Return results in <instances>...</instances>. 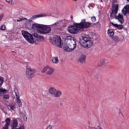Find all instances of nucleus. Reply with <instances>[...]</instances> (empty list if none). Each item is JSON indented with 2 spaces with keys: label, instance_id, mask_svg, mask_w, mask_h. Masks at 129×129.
I'll return each mask as SVG.
<instances>
[{
  "label": "nucleus",
  "instance_id": "12",
  "mask_svg": "<svg viewBox=\"0 0 129 129\" xmlns=\"http://www.w3.org/2000/svg\"><path fill=\"white\" fill-rule=\"evenodd\" d=\"M28 26L31 28L33 30H38V29H41L42 26H43L42 24H39L37 23H34L32 25L31 23H29Z\"/></svg>",
  "mask_w": 129,
  "mask_h": 129
},
{
  "label": "nucleus",
  "instance_id": "5",
  "mask_svg": "<svg viewBox=\"0 0 129 129\" xmlns=\"http://www.w3.org/2000/svg\"><path fill=\"white\" fill-rule=\"evenodd\" d=\"M22 34L24 38H25V39L26 40V41H27L28 43H30V44H34V43H35L33 35L30 34L29 32L24 30H22Z\"/></svg>",
  "mask_w": 129,
  "mask_h": 129
},
{
  "label": "nucleus",
  "instance_id": "39",
  "mask_svg": "<svg viewBox=\"0 0 129 129\" xmlns=\"http://www.w3.org/2000/svg\"><path fill=\"white\" fill-rule=\"evenodd\" d=\"M119 114H121L122 116H123V115H122V113L121 112V110L119 109Z\"/></svg>",
  "mask_w": 129,
  "mask_h": 129
},
{
  "label": "nucleus",
  "instance_id": "46",
  "mask_svg": "<svg viewBox=\"0 0 129 129\" xmlns=\"http://www.w3.org/2000/svg\"><path fill=\"white\" fill-rule=\"evenodd\" d=\"M126 1H127L128 2V3H129V0H126Z\"/></svg>",
  "mask_w": 129,
  "mask_h": 129
},
{
  "label": "nucleus",
  "instance_id": "19",
  "mask_svg": "<svg viewBox=\"0 0 129 129\" xmlns=\"http://www.w3.org/2000/svg\"><path fill=\"white\" fill-rule=\"evenodd\" d=\"M111 25L113 26L115 28H117L118 30H121L122 28H123V26L122 25H118L117 24H114L113 22H111Z\"/></svg>",
  "mask_w": 129,
  "mask_h": 129
},
{
  "label": "nucleus",
  "instance_id": "25",
  "mask_svg": "<svg viewBox=\"0 0 129 129\" xmlns=\"http://www.w3.org/2000/svg\"><path fill=\"white\" fill-rule=\"evenodd\" d=\"M113 40L115 42H119L120 39H119V37H118V36H114L113 37Z\"/></svg>",
  "mask_w": 129,
  "mask_h": 129
},
{
  "label": "nucleus",
  "instance_id": "31",
  "mask_svg": "<svg viewBox=\"0 0 129 129\" xmlns=\"http://www.w3.org/2000/svg\"><path fill=\"white\" fill-rule=\"evenodd\" d=\"M21 115L23 116V117L24 118L25 120H27V118L26 116V115L24 114V113H21Z\"/></svg>",
  "mask_w": 129,
  "mask_h": 129
},
{
  "label": "nucleus",
  "instance_id": "48",
  "mask_svg": "<svg viewBox=\"0 0 129 129\" xmlns=\"http://www.w3.org/2000/svg\"><path fill=\"white\" fill-rule=\"evenodd\" d=\"M12 53H15V51H12Z\"/></svg>",
  "mask_w": 129,
  "mask_h": 129
},
{
  "label": "nucleus",
  "instance_id": "15",
  "mask_svg": "<svg viewBox=\"0 0 129 129\" xmlns=\"http://www.w3.org/2000/svg\"><path fill=\"white\" fill-rule=\"evenodd\" d=\"M86 61V55L85 54L81 55L78 59V62L83 64V63H85Z\"/></svg>",
  "mask_w": 129,
  "mask_h": 129
},
{
  "label": "nucleus",
  "instance_id": "45",
  "mask_svg": "<svg viewBox=\"0 0 129 129\" xmlns=\"http://www.w3.org/2000/svg\"><path fill=\"white\" fill-rule=\"evenodd\" d=\"M89 6H90V7H92V5H91V4H90Z\"/></svg>",
  "mask_w": 129,
  "mask_h": 129
},
{
  "label": "nucleus",
  "instance_id": "22",
  "mask_svg": "<svg viewBox=\"0 0 129 129\" xmlns=\"http://www.w3.org/2000/svg\"><path fill=\"white\" fill-rule=\"evenodd\" d=\"M51 61L54 64H58V63H59V59H58V57H52Z\"/></svg>",
  "mask_w": 129,
  "mask_h": 129
},
{
  "label": "nucleus",
  "instance_id": "44",
  "mask_svg": "<svg viewBox=\"0 0 129 129\" xmlns=\"http://www.w3.org/2000/svg\"><path fill=\"white\" fill-rule=\"evenodd\" d=\"M68 39H70V40L71 39V36H68Z\"/></svg>",
  "mask_w": 129,
  "mask_h": 129
},
{
  "label": "nucleus",
  "instance_id": "47",
  "mask_svg": "<svg viewBox=\"0 0 129 129\" xmlns=\"http://www.w3.org/2000/svg\"><path fill=\"white\" fill-rule=\"evenodd\" d=\"M101 3H102V2H103L102 0H101Z\"/></svg>",
  "mask_w": 129,
  "mask_h": 129
},
{
  "label": "nucleus",
  "instance_id": "23",
  "mask_svg": "<svg viewBox=\"0 0 129 129\" xmlns=\"http://www.w3.org/2000/svg\"><path fill=\"white\" fill-rule=\"evenodd\" d=\"M105 63H108V61L106 59H104L103 58L101 59L100 60V66H102V65H104Z\"/></svg>",
  "mask_w": 129,
  "mask_h": 129
},
{
  "label": "nucleus",
  "instance_id": "13",
  "mask_svg": "<svg viewBox=\"0 0 129 129\" xmlns=\"http://www.w3.org/2000/svg\"><path fill=\"white\" fill-rule=\"evenodd\" d=\"M43 17H47V15L46 14H40L38 15H34L32 16L30 19L28 20L29 22H32V20H36V19H38V18H42Z\"/></svg>",
  "mask_w": 129,
  "mask_h": 129
},
{
  "label": "nucleus",
  "instance_id": "33",
  "mask_svg": "<svg viewBox=\"0 0 129 129\" xmlns=\"http://www.w3.org/2000/svg\"><path fill=\"white\" fill-rule=\"evenodd\" d=\"M36 40H44V37L41 35H38V37H37Z\"/></svg>",
  "mask_w": 129,
  "mask_h": 129
},
{
  "label": "nucleus",
  "instance_id": "41",
  "mask_svg": "<svg viewBox=\"0 0 129 129\" xmlns=\"http://www.w3.org/2000/svg\"><path fill=\"white\" fill-rule=\"evenodd\" d=\"M59 104H60V105L61 106H63V103L60 102V103H59Z\"/></svg>",
  "mask_w": 129,
  "mask_h": 129
},
{
  "label": "nucleus",
  "instance_id": "24",
  "mask_svg": "<svg viewBox=\"0 0 129 129\" xmlns=\"http://www.w3.org/2000/svg\"><path fill=\"white\" fill-rule=\"evenodd\" d=\"M8 109H10V110H15V109H16V107L15 106V105H9L8 106ZM10 107V108H9Z\"/></svg>",
  "mask_w": 129,
  "mask_h": 129
},
{
  "label": "nucleus",
  "instance_id": "6",
  "mask_svg": "<svg viewBox=\"0 0 129 129\" xmlns=\"http://www.w3.org/2000/svg\"><path fill=\"white\" fill-rule=\"evenodd\" d=\"M68 31L71 34H77L79 31L83 32V30L82 28H78L76 26V23H74V25L69 26L68 27Z\"/></svg>",
  "mask_w": 129,
  "mask_h": 129
},
{
  "label": "nucleus",
  "instance_id": "20",
  "mask_svg": "<svg viewBox=\"0 0 129 129\" xmlns=\"http://www.w3.org/2000/svg\"><path fill=\"white\" fill-rule=\"evenodd\" d=\"M56 89L54 87H50L48 89V92L50 94H51L52 95H54L56 92Z\"/></svg>",
  "mask_w": 129,
  "mask_h": 129
},
{
  "label": "nucleus",
  "instance_id": "3",
  "mask_svg": "<svg viewBox=\"0 0 129 129\" xmlns=\"http://www.w3.org/2000/svg\"><path fill=\"white\" fill-rule=\"evenodd\" d=\"M50 42L54 46L62 48V40L59 36H56L50 40Z\"/></svg>",
  "mask_w": 129,
  "mask_h": 129
},
{
  "label": "nucleus",
  "instance_id": "14",
  "mask_svg": "<svg viewBox=\"0 0 129 129\" xmlns=\"http://www.w3.org/2000/svg\"><path fill=\"white\" fill-rule=\"evenodd\" d=\"M123 16H126L127 14H129V5H125L121 11Z\"/></svg>",
  "mask_w": 129,
  "mask_h": 129
},
{
  "label": "nucleus",
  "instance_id": "17",
  "mask_svg": "<svg viewBox=\"0 0 129 129\" xmlns=\"http://www.w3.org/2000/svg\"><path fill=\"white\" fill-rule=\"evenodd\" d=\"M16 96L18 106L19 107H22V106H23V102L21 101V100L20 99V96H18L17 94L16 95Z\"/></svg>",
  "mask_w": 129,
  "mask_h": 129
},
{
  "label": "nucleus",
  "instance_id": "36",
  "mask_svg": "<svg viewBox=\"0 0 129 129\" xmlns=\"http://www.w3.org/2000/svg\"><path fill=\"white\" fill-rule=\"evenodd\" d=\"M91 21L92 22H95V21H96V18H95V17L93 16L91 18Z\"/></svg>",
  "mask_w": 129,
  "mask_h": 129
},
{
  "label": "nucleus",
  "instance_id": "28",
  "mask_svg": "<svg viewBox=\"0 0 129 129\" xmlns=\"http://www.w3.org/2000/svg\"><path fill=\"white\" fill-rule=\"evenodd\" d=\"M89 129H102L101 128V127L98 126L96 127H92V126H89L88 127Z\"/></svg>",
  "mask_w": 129,
  "mask_h": 129
},
{
  "label": "nucleus",
  "instance_id": "7",
  "mask_svg": "<svg viewBox=\"0 0 129 129\" xmlns=\"http://www.w3.org/2000/svg\"><path fill=\"white\" fill-rule=\"evenodd\" d=\"M36 73V70L30 67H27L26 71V76L28 79H31L34 77Z\"/></svg>",
  "mask_w": 129,
  "mask_h": 129
},
{
  "label": "nucleus",
  "instance_id": "35",
  "mask_svg": "<svg viewBox=\"0 0 129 129\" xmlns=\"http://www.w3.org/2000/svg\"><path fill=\"white\" fill-rule=\"evenodd\" d=\"M4 98H5V99H9V98H10V96L9 95H4Z\"/></svg>",
  "mask_w": 129,
  "mask_h": 129
},
{
  "label": "nucleus",
  "instance_id": "32",
  "mask_svg": "<svg viewBox=\"0 0 129 129\" xmlns=\"http://www.w3.org/2000/svg\"><path fill=\"white\" fill-rule=\"evenodd\" d=\"M24 20H27V18H20L19 19L17 20V22H22V21H24Z\"/></svg>",
  "mask_w": 129,
  "mask_h": 129
},
{
  "label": "nucleus",
  "instance_id": "30",
  "mask_svg": "<svg viewBox=\"0 0 129 129\" xmlns=\"http://www.w3.org/2000/svg\"><path fill=\"white\" fill-rule=\"evenodd\" d=\"M7 29V27L5 26V25H2V26L0 28V30L2 31H5Z\"/></svg>",
  "mask_w": 129,
  "mask_h": 129
},
{
  "label": "nucleus",
  "instance_id": "37",
  "mask_svg": "<svg viewBox=\"0 0 129 129\" xmlns=\"http://www.w3.org/2000/svg\"><path fill=\"white\" fill-rule=\"evenodd\" d=\"M116 3H117L116 0H113L112 2V5H116L115 4H116Z\"/></svg>",
  "mask_w": 129,
  "mask_h": 129
},
{
  "label": "nucleus",
  "instance_id": "21",
  "mask_svg": "<svg viewBox=\"0 0 129 129\" xmlns=\"http://www.w3.org/2000/svg\"><path fill=\"white\" fill-rule=\"evenodd\" d=\"M107 34L109 37H113V36H114V32H113V30L111 29H108Z\"/></svg>",
  "mask_w": 129,
  "mask_h": 129
},
{
  "label": "nucleus",
  "instance_id": "4",
  "mask_svg": "<svg viewBox=\"0 0 129 129\" xmlns=\"http://www.w3.org/2000/svg\"><path fill=\"white\" fill-rule=\"evenodd\" d=\"M86 20L83 19L81 22L79 23H76V26L80 29H82L83 31H84V29H88L91 26V23L86 22Z\"/></svg>",
  "mask_w": 129,
  "mask_h": 129
},
{
  "label": "nucleus",
  "instance_id": "38",
  "mask_svg": "<svg viewBox=\"0 0 129 129\" xmlns=\"http://www.w3.org/2000/svg\"><path fill=\"white\" fill-rule=\"evenodd\" d=\"M7 3H9V4H12V0H6Z\"/></svg>",
  "mask_w": 129,
  "mask_h": 129
},
{
  "label": "nucleus",
  "instance_id": "43",
  "mask_svg": "<svg viewBox=\"0 0 129 129\" xmlns=\"http://www.w3.org/2000/svg\"><path fill=\"white\" fill-rule=\"evenodd\" d=\"M3 7H2V5L0 4V10H2Z\"/></svg>",
  "mask_w": 129,
  "mask_h": 129
},
{
  "label": "nucleus",
  "instance_id": "18",
  "mask_svg": "<svg viewBox=\"0 0 129 129\" xmlns=\"http://www.w3.org/2000/svg\"><path fill=\"white\" fill-rule=\"evenodd\" d=\"M53 95L56 98H59L61 97V95H62V92L60 90H56Z\"/></svg>",
  "mask_w": 129,
  "mask_h": 129
},
{
  "label": "nucleus",
  "instance_id": "8",
  "mask_svg": "<svg viewBox=\"0 0 129 129\" xmlns=\"http://www.w3.org/2000/svg\"><path fill=\"white\" fill-rule=\"evenodd\" d=\"M54 71H55V69L54 68L47 66L44 68L43 70L41 71V73H45V72H47L46 75L48 76H51V75L54 73Z\"/></svg>",
  "mask_w": 129,
  "mask_h": 129
},
{
  "label": "nucleus",
  "instance_id": "9",
  "mask_svg": "<svg viewBox=\"0 0 129 129\" xmlns=\"http://www.w3.org/2000/svg\"><path fill=\"white\" fill-rule=\"evenodd\" d=\"M41 30H39L40 34L46 35V34H49L52 29H51V27H49L48 25H42Z\"/></svg>",
  "mask_w": 129,
  "mask_h": 129
},
{
  "label": "nucleus",
  "instance_id": "2",
  "mask_svg": "<svg viewBox=\"0 0 129 129\" xmlns=\"http://www.w3.org/2000/svg\"><path fill=\"white\" fill-rule=\"evenodd\" d=\"M80 43L84 48H91L93 45L92 41L85 37L80 41Z\"/></svg>",
  "mask_w": 129,
  "mask_h": 129
},
{
  "label": "nucleus",
  "instance_id": "29",
  "mask_svg": "<svg viewBox=\"0 0 129 129\" xmlns=\"http://www.w3.org/2000/svg\"><path fill=\"white\" fill-rule=\"evenodd\" d=\"M3 83H4V78L0 77V87L3 85Z\"/></svg>",
  "mask_w": 129,
  "mask_h": 129
},
{
  "label": "nucleus",
  "instance_id": "27",
  "mask_svg": "<svg viewBox=\"0 0 129 129\" xmlns=\"http://www.w3.org/2000/svg\"><path fill=\"white\" fill-rule=\"evenodd\" d=\"M52 26H53L54 27H60V23L56 22L54 24L50 25V27H52Z\"/></svg>",
  "mask_w": 129,
  "mask_h": 129
},
{
  "label": "nucleus",
  "instance_id": "10",
  "mask_svg": "<svg viewBox=\"0 0 129 129\" xmlns=\"http://www.w3.org/2000/svg\"><path fill=\"white\" fill-rule=\"evenodd\" d=\"M111 19H115L116 20H118V22L120 23V24H123L124 23V19L123 18V16L121 15V14L119 13L117 16L116 15H112L110 16Z\"/></svg>",
  "mask_w": 129,
  "mask_h": 129
},
{
  "label": "nucleus",
  "instance_id": "26",
  "mask_svg": "<svg viewBox=\"0 0 129 129\" xmlns=\"http://www.w3.org/2000/svg\"><path fill=\"white\" fill-rule=\"evenodd\" d=\"M7 91V90L3 88H0V93H6Z\"/></svg>",
  "mask_w": 129,
  "mask_h": 129
},
{
  "label": "nucleus",
  "instance_id": "40",
  "mask_svg": "<svg viewBox=\"0 0 129 129\" xmlns=\"http://www.w3.org/2000/svg\"><path fill=\"white\" fill-rule=\"evenodd\" d=\"M71 18L72 19V21H73V16L71 15Z\"/></svg>",
  "mask_w": 129,
  "mask_h": 129
},
{
  "label": "nucleus",
  "instance_id": "34",
  "mask_svg": "<svg viewBox=\"0 0 129 129\" xmlns=\"http://www.w3.org/2000/svg\"><path fill=\"white\" fill-rule=\"evenodd\" d=\"M34 37H35V39L37 40L38 39V37H39V35L37 33H34L33 34Z\"/></svg>",
  "mask_w": 129,
  "mask_h": 129
},
{
  "label": "nucleus",
  "instance_id": "11",
  "mask_svg": "<svg viewBox=\"0 0 129 129\" xmlns=\"http://www.w3.org/2000/svg\"><path fill=\"white\" fill-rule=\"evenodd\" d=\"M118 4H115L112 5V9H111V12L110 15V17H111V16H115L117 14L118 12Z\"/></svg>",
  "mask_w": 129,
  "mask_h": 129
},
{
  "label": "nucleus",
  "instance_id": "42",
  "mask_svg": "<svg viewBox=\"0 0 129 129\" xmlns=\"http://www.w3.org/2000/svg\"><path fill=\"white\" fill-rule=\"evenodd\" d=\"M2 19H3V16H0V21H1V20H2Z\"/></svg>",
  "mask_w": 129,
  "mask_h": 129
},
{
  "label": "nucleus",
  "instance_id": "49",
  "mask_svg": "<svg viewBox=\"0 0 129 129\" xmlns=\"http://www.w3.org/2000/svg\"><path fill=\"white\" fill-rule=\"evenodd\" d=\"M73 1H76L77 0H73Z\"/></svg>",
  "mask_w": 129,
  "mask_h": 129
},
{
  "label": "nucleus",
  "instance_id": "1",
  "mask_svg": "<svg viewBox=\"0 0 129 129\" xmlns=\"http://www.w3.org/2000/svg\"><path fill=\"white\" fill-rule=\"evenodd\" d=\"M74 43L70 42V43H64L63 49L67 52H72L76 48V41L75 39H73Z\"/></svg>",
  "mask_w": 129,
  "mask_h": 129
},
{
  "label": "nucleus",
  "instance_id": "16",
  "mask_svg": "<svg viewBox=\"0 0 129 129\" xmlns=\"http://www.w3.org/2000/svg\"><path fill=\"white\" fill-rule=\"evenodd\" d=\"M6 124L3 127V129H9V125L11 124V119L10 118H7L5 119Z\"/></svg>",
  "mask_w": 129,
  "mask_h": 129
}]
</instances>
